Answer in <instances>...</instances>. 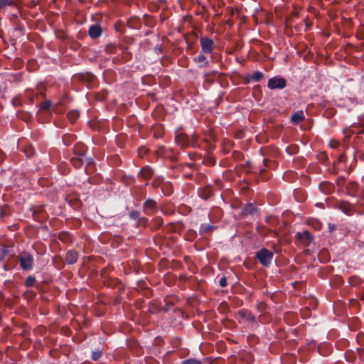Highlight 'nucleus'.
Returning a JSON list of instances; mask_svg holds the SVG:
<instances>
[{
	"label": "nucleus",
	"mask_w": 364,
	"mask_h": 364,
	"mask_svg": "<svg viewBox=\"0 0 364 364\" xmlns=\"http://www.w3.org/2000/svg\"><path fill=\"white\" fill-rule=\"evenodd\" d=\"M256 257L263 266L267 267L272 262L273 253L265 248H262L257 252Z\"/></svg>",
	"instance_id": "f257e3e1"
},
{
	"label": "nucleus",
	"mask_w": 364,
	"mask_h": 364,
	"mask_svg": "<svg viewBox=\"0 0 364 364\" xmlns=\"http://www.w3.org/2000/svg\"><path fill=\"white\" fill-rule=\"evenodd\" d=\"M200 43L203 53H211L214 49L215 44L213 41L207 36L201 37L200 39Z\"/></svg>",
	"instance_id": "f03ea898"
},
{
	"label": "nucleus",
	"mask_w": 364,
	"mask_h": 364,
	"mask_svg": "<svg viewBox=\"0 0 364 364\" xmlns=\"http://www.w3.org/2000/svg\"><path fill=\"white\" fill-rule=\"evenodd\" d=\"M19 262L23 269H30L33 266V257L27 252H23L19 255Z\"/></svg>",
	"instance_id": "7ed1b4c3"
},
{
	"label": "nucleus",
	"mask_w": 364,
	"mask_h": 364,
	"mask_svg": "<svg viewBox=\"0 0 364 364\" xmlns=\"http://www.w3.org/2000/svg\"><path fill=\"white\" fill-rule=\"evenodd\" d=\"M267 86L269 89H283L286 86V80L282 77H272L268 80Z\"/></svg>",
	"instance_id": "20e7f679"
},
{
	"label": "nucleus",
	"mask_w": 364,
	"mask_h": 364,
	"mask_svg": "<svg viewBox=\"0 0 364 364\" xmlns=\"http://www.w3.org/2000/svg\"><path fill=\"white\" fill-rule=\"evenodd\" d=\"M175 141L176 144H178L183 148L189 146L191 144H193V139H191L187 134L183 133H179L176 134L175 137Z\"/></svg>",
	"instance_id": "39448f33"
},
{
	"label": "nucleus",
	"mask_w": 364,
	"mask_h": 364,
	"mask_svg": "<svg viewBox=\"0 0 364 364\" xmlns=\"http://www.w3.org/2000/svg\"><path fill=\"white\" fill-rule=\"evenodd\" d=\"M60 107L61 105L60 104H55V105L52 106L51 102L50 100H47L41 105L40 109L41 110L44 111H48L51 109L53 112L60 114L63 112Z\"/></svg>",
	"instance_id": "423d86ee"
},
{
	"label": "nucleus",
	"mask_w": 364,
	"mask_h": 364,
	"mask_svg": "<svg viewBox=\"0 0 364 364\" xmlns=\"http://www.w3.org/2000/svg\"><path fill=\"white\" fill-rule=\"evenodd\" d=\"M144 208L147 214H151L157 209L156 203L154 200L149 199L144 203Z\"/></svg>",
	"instance_id": "0eeeda50"
},
{
	"label": "nucleus",
	"mask_w": 364,
	"mask_h": 364,
	"mask_svg": "<svg viewBox=\"0 0 364 364\" xmlns=\"http://www.w3.org/2000/svg\"><path fill=\"white\" fill-rule=\"evenodd\" d=\"M89 35L92 38H97L102 34V28L98 25H92L89 28Z\"/></svg>",
	"instance_id": "6e6552de"
},
{
	"label": "nucleus",
	"mask_w": 364,
	"mask_h": 364,
	"mask_svg": "<svg viewBox=\"0 0 364 364\" xmlns=\"http://www.w3.org/2000/svg\"><path fill=\"white\" fill-rule=\"evenodd\" d=\"M339 208L346 214L351 215L353 212V207L349 203L343 201L339 203Z\"/></svg>",
	"instance_id": "1a4fd4ad"
},
{
	"label": "nucleus",
	"mask_w": 364,
	"mask_h": 364,
	"mask_svg": "<svg viewBox=\"0 0 364 364\" xmlns=\"http://www.w3.org/2000/svg\"><path fill=\"white\" fill-rule=\"evenodd\" d=\"M78 257V255L77 252L74 250H70L68 252L65 256V261L68 264H74L77 262Z\"/></svg>",
	"instance_id": "9d476101"
},
{
	"label": "nucleus",
	"mask_w": 364,
	"mask_h": 364,
	"mask_svg": "<svg viewBox=\"0 0 364 364\" xmlns=\"http://www.w3.org/2000/svg\"><path fill=\"white\" fill-rule=\"evenodd\" d=\"M193 61L196 63L199 64L200 67H205L208 65V60H207V58L204 55V54H200L199 55L193 58Z\"/></svg>",
	"instance_id": "9b49d317"
},
{
	"label": "nucleus",
	"mask_w": 364,
	"mask_h": 364,
	"mask_svg": "<svg viewBox=\"0 0 364 364\" xmlns=\"http://www.w3.org/2000/svg\"><path fill=\"white\" fill-rule=\"evenodd\" d=\"M304 119H305V117H304L303 111H301V110L296 112L291 116V122L295 124H297L303 122L304 120Z\"/></svg>",
	"instance_id": "f8f14e48"
},
{
	"label": "nucleus",
	"mask_w": 364,
	"mask_h": 364,
	"mask_svg": "<svg viewBox=\"0 0 364 364\" xmlns=\"http://www.w3.org/2000/svg\"><path fill=\"white\" fill-rule=\"evenodd\" d=\"M154 172L150 167L145 166L139 172V175L144 179H149L153 175Z\"/></svg>",
	"instance_id": "ddd939ff"
},
{
	"label": "nucleus",
	"mask_w": 364,
	"mask_h": 364,
	"mask_svg": "<svg viewBox=\"0 0 364 364\" xmlns=\"http://www.w3.org/2000/svg\"><path fill=\"white\" fill-rule=\"evenodd\" d=\"M75 154L77 156H82L86 151V146L82 143H77L74 147Z\"/></svg>",
	"instance_id": "4468645a"
},
{
	"label": "nucleus",
	"mask_w": 364,
	"mask_h": 364,
	"mask_svg": "<svg viewBox=\"0 0 364 364\" xmlns=\"http://www.w3.org/2000/svg\"><path fill=\"white\" fill-rule=\"evenodd\" d=\"M347 190L350 195L354 196L358 191V184L356 182H349L347 186Z\"/></svg>",
	"instance_id": "2eb2a0df"
},
{
	"label": "nucleus",
	"mask_w": 364,
	"mask_h": 364,
	"mask_svg": "<svg viewBox=\"0 0 364 364\" xmlns=\"http://www.w3.org/2000/svg\"><path fill=\"white\" fill-rule=\"evenodd\" d=\"M161 191L165 195H170L172 193L171 184L168 182H164L161 184Z\"/></svg>",
	"instance_id": "dca6fc26"
},
{
	"label": "nucleus",
	"mask_w": 364,
	"mask_h": 364,
	"mask_svg": "<svg viewBox=\"0 0 364 364\" xmlns=\"http://www.w3.org/2000/svg\"><path fill=\"white\" fill-rule=\"evenodd\" d=\"M70 162L73 164V166H75V168L80 167L83 163L82 156H77H77L73 157L70 159Z\"/></svg>",
	"instance_id": "f3484780"
},
{
	"label": "nucleus",
	"mask_w": 364,
	"mask_h": 364,
	"mask_svg": "<svg viewBox=\"0 0 364 364\" xmlns=\"http://www.w3.org/2000/svg\"><path fill=\"white\" fill-rule=\"evenodd\" d=\"M213 193L212 188L210 186L205 187L200 193V196L203 199H208Z\"/></svg>",
	"instance_id": "a211bd4d"
},
{
	"label": "nucleus",
	"mask_w": 364,
	"mask_h": 364,
	"mask_svg": "<svg viewBox=\"0 0 364 364\" xmlns=\"http://www.w3.org/2000/svg\"><path fill=\"white\" fill-rule=\"evenodd\" d=\"M79 117L77 110H71L68 113V118L70 122L73 123Z\"/></svg>",
	"instance_id": "6ab92c4d"
},
{
	"label": "nucleus",
	"mask_w": 364,
	"mask_h": 364,
	"mask_svg": "<svg viewBox=\"0 0 364 364\" xmlns=\"http://www.w3.org/2000/svg\"><path fill=\"white\" fill-rule=\"evenodd\" d=\"M213 229H215L214 226H212L209 224H203L200 226V231L201 234H205L207 232H211Z\"/></svg>",
	"instance_id": "aec40b11"
},
{
	"label": "nucleus",
	"mask_w": 364,
	"mask_h": 364,
	"mask_svg": "<svg viewBox=\"0 0 364 364\" xmlns=\"http://www.w3.org/2000/svg\"><path fill=\"white\" fill-rule=\"evenodd\" d=\"M75 139V136L73 134H65L63 137V141L65 144L69 145Z\"/></svg>",
	"instance_id": "412c9836"
},
{
	"label": "nucleus",
	"mask_w": 364,
	"mask_h": 364,
	"mask_svg": "<svg viewBox=\"0 0 364 364\" xmlns=\"http://www.w3.org/2000/svg\"><path fill=\"white\" fill-rule=\"evenodd\" d=\"M262 77H263V74H262V73H261L259 71L255 72L250 77L251 80L255 82H259Z\"/></svg>",
	"instance_id": "4be33fe9"
},
{
	"label": "nucleus",
	"mask_w": 364,
	"mask_h": 364,
	"mask_svg": "<svg viewBox=\"0 0 364 364\" xmlns=\"http://www.w3.org/2000/svg\"><path fill=\"white\" fill-rule=\"evenodd\" d=\"M164 182L165 181H164V179L161 177H157L153 181V186L155 188H157L159 186L161 188V184Z\"/></svg>",
	"instance_id": "5701e85b"
},
{
	"label": "nucleus",
	"mask_w": 364,
	"mask_h": 364,
	"mask_svg": "<svg viewBox=\"0 0 364 364\" xmlns=\"http://www.w3.org/2000/svg\"><path fill=\"white\" fill-rule=\"evenodd\" d=\"M331 188V185L328 183H322L319 185V188L321 191L327 193L328 190Z\"/></svg>",
	"instance_id": "b1692460"
},
{
	"label": "nucleus",
	"mask_w": 364,
	"mask_h": 364,
	"mask_svg": "<svg viewBox=\"0 0 364 364\" xmlns=\"http://www.w3.org/2000/svg\"><path fill=\"white\" fill-rule=\"evenodd\" d=\"M239 314L242 318H245L247 319L252 318L251 314L247 311L241 310V311H240Z\"/></svg>",
	"instance_id": "393cba45"
},
{
	"label": "nucleus",
	"mask_w": 364,
	"mask_h": 364,
	"mask_svg": "<svg viewBox=\"0 0 364 364\" xmlns=\"http://www.w3.org/2000/svg\"><path fill=\"white\" fill-rule=\"evenodd\" d=\"M297 237H298L299 238H301V239H303V238H304V239L309 240V239H310V237H311V235L309 234V232L305 231V232H304L303 233H301V232H298V233H297Z\"/></svg>",
	"instance_id": "a878e982"
},
{
	"label": "nucleus",
	"mask_w": 364,
	"mask_h": 364,
	"mask_svg": "<svg viewBox=\"0 0 364 364\" xmlns=\"http://www.w3.org/2000/svg\"><path fill=\"white\" fill-rule=\"evenodd\" d=\"M24 152L28 157H31L34 154V149L32 146L25 149Z\"/></svg>",
	"instance_id": "bb28decb"
},
{
	"label": "nucleus",
	"mask_w": 364,
	"mask_h": 364,
	"mask_svg": "<svg viewBox=\"0 0 364 364\" xmlns=\"http://www.w3.org/2000/svg\"><path fill=\"white\" fill-rule=\"evenodd\" d=\"M12 0H0V9H3L6 6L11 5Z\"/></svg>",
	"instance_id": "cd10ccee"
},
{
	"label": "nucleus",
	"mask_w": 364,
	"mask_h": 364,
	"mask_svg": "<svg viewBox=\"0 0 364 364\" xmlns=\"http://www.w3.org/2000/svg\"><path fill=\"white\" fill-rule=\"evenodd\" d=\"M182 364H202L200 361L196 359H188L184 360Z\"/></svg>",
	"instance_id": "c85d7f7f"
},
{
	"label": "nucleus",
	"mask_w": 364,
	"mask_h": 364,
	"mask_svg": "<svg viewBox=\"0 0 364 364\" xmlns=\"http://www.w3.org/2000/svg\"><path fill=\"white\" fill-rule=\"evenodd\" d=\"M101 356H102L101 351H95V352H93L92 354V358L94 360H97Z\"/></svg>",
	"instance_id": "c756f323"
},
{
	"label": "nucleus",
	"mask_w": 364,
	"mask_h": 364,
	"mask_svg": "<svg viewBox=\"0 0 364 364\" xmlns=\"http://www.w3.org/2000/svg\"><path fill=\"white\" fill-rule=\"evenodd\" d=\"M329 146L331 148L336 149L339 147L340 143L337 141L332 140L329 142Z\"/></svg>",
	"instance_id": "7c9ffc66"
},
{
	"label": "nucleus",
	"mask_w": 364,
	"mask_h": 364,
	"mask_svg": "<svg viewBox=\"0 0 364 364\" xmlns=\"http://www.w3.org/2000/svg\"><path fill=\"white\" fill-rule=\"evenodd\" d=\"M36 282V279L33 277H28L26 280V284L28 286H33Z\"/></svg>",
	"instance_id": "2f4dec72"
},
{
	"label": "nucleus",
	"mask_w": 364,
	"mask_h": 364,
	"mask_svg": "<svg viewBox=\"0 0 364 364\" xmlns=\"http://www.w3.org/2000/svg\"><path fill=\"white\" fill-rule=\"evenodd\" d=\"M219 284H220V285L222 287H226V285H227V279L225 277L220 278V280H219Z\"/></svg>",
	"instance_id": "473e14b6"
},
{
	"label": "nucleus",
	"mask_w": 364,
	"mask_h": 364,
	"mask_svg": "<svg viewBox=\"0 0 364 364\" xmlns=\"http://www.w3.org/2000/svg\"><path fill=\"white\" fill-rule=\"evenodd\" d=\"M351 133H353V132L350 128H347L343 130V134L346 135V136H349Z\"/></svg>",
	"instance_id": "72a5a7b5"
},
{
	"label": "nucleus",
	"mask_w": 364,
	"mask_h": 364,
	"mask_svg": "<svg viewBox=\"0 0 364 364\" xmlns=\"http://www.w3.org/2000/svg\"><path fill=\"white\" fill-rule=\"evenodd\" d=\"M358 279L357 277H350V283L352 285H355L357 284Z\"/></svg>",
	"instance_id": "f704fd0d"
},
{
	"label": "nucleus",
	"mask_w": 364,
	"mask_h": 364,
	"mask_svg": "<svg viewBox=\"0 0 364 364\" xmlns=\"http://www.w3.org/2000/svg\"><path fill=\"white\" fill-rule=\"evenodd\" d=\"M146 151H147V150H146V149H145V148H141V149H140L139 150V154L140 155V156H141V154H145Z\"/></svg>",
	"instance_id": "c9c22d12"
},
{
	"label": "nucleus",
	"mask_w": 364,
	"mask_h": 364,
	"mask_svg": "<svg viewBox=\"0 0 364 364\" xmlns=\"http://www.w3.org/2000/svg\"><path fill=\"white\" fill-rule=\"evenodd\" d=\"M130 215L133 218H136L138 217V213L135 211H133L130 213Z\"/></svg>",
	"instance_id": "e433bc0d"
},
{
	"label": "nucleus",
	"mask_w": 364,
	"mask_h": 364,
	"mask_svg": "<svg viewBox=\"0 0 364 364\" xmlns=\"http://www.w3.org/2000/svg\"><path fill=\"white\" fill-rule=\"evenodd\" d=\"M252 205H249V207L245 209L246 213H252Z\"/></svg>",
	"instance_id": "4c0bfd02"
},
{
	"label": "nucleus",
	"mask_w": 364,
	"mask_h": 364,
	"mask_svg": "<svg viewBox=\"0 0 364 364\" xmlns=\"http://www.w3.org/2000/svg\"><path fill=\"white\" fill-rule=\"evenodd\" d=\"M343 155L341 156L340 159H339L341 161L343 160Z\"/></svg>",
	"instance_id": "58836bf2"
},
{
	"label": "nucleus",
	"mask_w": 364,
	"mask_h": 364,
	"mask_svg": "<svg viewBox=\"0 0 364 364\" xmlns=\"http://www.w3.org/2000/svg\"><path fill=\"white\" fill-rule=\"evenodd\" d=\"M215 183H218V186L220 184V181H215Z\"/></svg>",
	"instance_id": "ea45409f"
}]
</instances>
